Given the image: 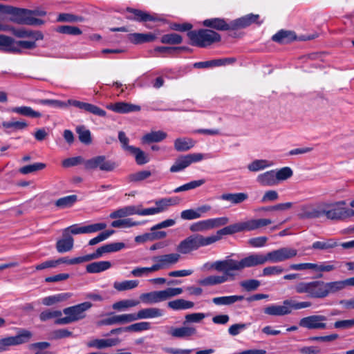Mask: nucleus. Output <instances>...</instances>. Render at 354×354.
Wrapping results in <instances>:
<instances>
[{"label":"nucleus","instance_id":"1","mask_svg":"<svg viewBox=\"0 0 354 354\" xmlns=\"http://www.w3.org/2000/svg\"><path fill=\"white\" fill-rule=\"evenodd\" d=\"M272 221L268 218L251 219L227 225L218 231L216 235L203 236L199 234H192L182 241L177 246V250L181 254H188L201 247H205L219 241L222 236L230 235L244 231H252L271 224Z\"/></svg>","mask_w":354,"mask_h":354},{"label":"nucleus","instance_id":"2","mask_svg":"<svg viewBox=\"0 0 354 354\" xmlns=\"http://www.w3.org/2000/svg\"><path fill=\"white\" fill-rule=\"evenodd\" d=\"M348 286H354V277L329 282L322 280L299 281L294 286L293 288L297 294H306L313 299H324Z\"/></svg>","mask_w":354,"mask_h":354},{"label":"nucleus","instance_id":"3","mask_svg":"<svg viewBox=\"0 0 354 354\" xmlns=\"http://www.w3.org/2000/svg\"><path fill=\"white\" fill-rule=\"evenodd\" d=\"M245 257L239 261L226 258L223 260L216 261L213 263L207 262L203 264V270H215L217 272H223V275H211L203 279L198 283L201 286H215L232 281L235 279L236 272H241L246 268Z\"/></svg>","mask_w":354,"mask_h":354},{"label":"nucleus","instance_id":"4","mask_svg":"<svg viewBox=\"0 0 354 354\" xmlns=\"http://www.w3.org/2000/svg\"><path fill=\"white\" fill-rule=\"evenodd\" d=\"M297 250L290 247H283L266 254L252 253L245 257L246 268L264 265L268 262H283L295 257Z\"/></svg>","mask_w":354,"mask_h":354},{"label":"nucleus","instance_id":"5","mask_svg":"<svg viewBox=\"0 0 354 354\" xmlns=\"http://www.w3.org/2000/svg\"><path fill=\"white\" fill-rule=\"evenodd\" d=\"M13 35L18 38H27L29 40H20L15 41V45L20 50L21 48L32 50L37 47L36 41L41 40L44 35L39 30H31L25 28H15L8 25V30Z\"/></svg>","mask_w":354,"mask_h":354},{"label":"nucleus","instance_id":"6","mask_svg":"<svg viewBox=\"0 0 354 354\" xmlns=\"http://www.w3.org/2000/svg\"><path fill=\"white\" fill-rule=\"evenodd\" d=\"M1 12L10 15V20L18 24L40 26L44 24L43 20L32 17V10L28 9L4 5L1 7Z\"/></svg>","mask_w":354,"mask_h":354},{"label":"nucleus","instance_id":"7","mask_svg":"<svg viewBox=\"0 0 354 354\" xmlns=\"http://www.w3.org/2000/svg\"><path fill=\"white\" fill-rule=\"evenodd\" d=\"M187 36L190 39L191 45L201 48L220 41L221 39L218 33L209 29H200L198 30L189 31L187 32Z\"/></svg>","mask_w":354,"mask_h":354},{"label":"nucleus","instance_id":"8","mask_svg":"<svg viewBox=\"0 0 354 354\" xmlns=\"http://www.w3.org/2000/svg\"><path fill=\"white\" fill-rule=\"evenodd\" d=\"M346 202L341 201L335 203H323L324 216L331 221H342L353 216L351 209L345 207Z\"/></svg>","mask_w":354,"mask_h":354},{"label":"nucleus","instance_id":"9","mask_svg":"<svg viewBox=\"0 0 354 354\" xmlns=\"http://www.w3.org/2000/svg\"><path fill=\"white\" fill-rule=\"evenodd\" d=\"M32 333L26 329H19L17 335L7 337L0 339V352L5 351L9 346H17L28 342Z\"/></svg>","mask_w":354,"mask_h":354},{"label":"nucleus","instance_id":"10","mask_svg":"<svg viewBox=\"0 0 354 354\" xmlns=\"http://www.w3.org/2000/svg\"><path fill=\"white\" fill-rule=\"evenodd\" d=\"M86 169L95 170L100 169L103 171H111L116 167V164L111 160H106L104 156H95L84 162Z\"/></svg>","mask_w":354,"mask_h":354},{"label":"nucleus","instance_id":"11","mask_svg":"<svg viewBox=\"0 0 354 354\" xmlns=\"http://www.w3.org/2000/svg\"><path fill=\"white\" fill-rule=\"evenodd\" d=\"M327 317L322 315H313L301 318L299 325L308 330H325L327 328Z\"/></svg>","mask_w":354,"mask_h":354},{"label":"nucleus","instance_id":"12","mask_svg":"<svg viewBox=\"0 0 354 354\" xmlns=\"http://www.w3.org/2000/svg\"><path fill=\"white\" fill-rule=\"evenodd\" d=\"M203 158V154L199 153L181 156L176 160L169 170L172 173L180 171L189 167L192 163L199 162Z\"/></svg>","mask_w":354,"mask_h":354},{"label":"nucleus","instance_id":"13","mask_svg":"<svg viewBox=\"0 0 354 354\" xmlns=\"http://www.w3.org/2000/svg\"><path fill=\"white\" fill-rule=\"evenodd\" d=\"M106 224L104 223H94L88 225L81 226L78 224L72 225L64 230V234H91L104 230Z\"/></svg>","mask_w":354,"mask_h":354},{"label":"nucleus","instance_id":"14","mask_svg":"<svg viewBox=\"0 0 354 354\" xmlns=\"http://www.w3.org/2000/svg\"><path fill=\"white\" fill-rule=\"evenodd\" d=\"M180 259L178 253H170L163 255L153 257L151 260L155 263L153 268L156 271L171 268L173 265L177 263Z\"/></svg>","mask_w":354,"mask_h":354},{"label":"nucleus","instance_id":"15","mask_svg":"<svg viewBox=\"0 0 354 354\" xmlns=\"http://www.w3.org/2000/svg\"><path fill=\"white\" fill-rule=\"evenodd\" d=\"M93 304L89 301H85L73 306L66 308L63 313L66 315H69L73 322L82 320L86 316V311L89 310Z\"/></svg>","mask_w":354,"mask_h":354},{"label":"nucleus","instance_id":"16","mask_svg":"<svg viewBox=\"0 0 354 354\" xmlns=\"http://www.w3.org/2000/svg\"><path fill=\"white\" fill-rule=\"evenodd\" d=\"M323 203L317 205L303 206L298 214L302 219L319 218L324 216Z\"/></svg>","mask_w":354,"mask_h":354},{"label":"nucleus","instance_id":"17","mask_svg":"<svg viewBox=\"0 0 354 354\" xmlns=\"http://www.w3.org/2000/svg\"><path fill=\"white\" fill-rule=\"evenodd\" d=\"M203 25L212 29L219 31H225L233 30L232 21L227 23L222 18H211L203 21Z\"/></svg>","mask_w":354,"mask_h":354},{"label":"nucleus","instance_id":"18","mask_svg":"<svg viewBox=\"0 0 354 354\" xmlns=\"http://www.w3.org/2000/svg\"><path fill=\"white\" fill-rule=\"evenodd\" d=\"M134 322V314H122L110 317L109 318L101 320L100 325L110 326L116 324H124Z\"/></svg>","mask_w":354,"mask_h":354},{"label":"nucleus","instance_id":"19","mask_svg":"<svg viewBox=\"0 0 354 354\" xmlns=\"http://www.w3.org/2000/svg\"><path fill=\"white\" fill-rule=\"evenodd\" d=\"M167 333L176 338H187L194 335L196 329L192 326H183L181 327H171Z\"/></svg>","mask_w":354,"mask_h":354},{"label":"nucleus","instance_id":"20","mask_svg":"<svg viewBox=\"0 0 354 354\" xmlns=\"http://www.w3.org/2000/svg\"><path fill=\"white\" fill-rule=\"evenodd\" d=\"M108 108L112 110L113 111L119 113L137 112L140 111L141 109L140 106L138 105L124 102H116L113 104L110 105Z\"/></svg>","mask_w":354,"mask_h":354},{"label":"nucleus","instance_id":"21","mask_svg":"<svg viewBox=\"0 0 354 354\" xmlns=\"http://www.w3.org/2000/svg\"><path fill=\"white\" fill-rule=\"evenodd\" d=\"M275 178V170L272 169L259 174L256 180L261 186L272 187L277 185Z\"/></svg>","mask_w":354,"mask_h":354},{"label":"nucleus","instance_id":"22","mask_svg":"<svg viewBox=\"0 0 354 354\" xmlns=\"http://www.w3.org/2000/svg\"><path fill=\"white\" fill-rule=\"evenodd\" d=\"M120 342V340L118 338L95 339L88 342L87 346L91 348L102 349L104 348L117 346Z\"/></svg>","mask_w":354,"mask_h":354},{"label":"nucleus","instance_id":"23","mask_svg":"<svg viewBox=\"0 0 354 354\" xmlns=\"http://www.w3.org/2000/svg\"><path fill=\"white\" fill-rule=\"evenodd\" d=\"M0 50L15 53L21 52V50L15 45L14 39L3 35H0Z\"/></svg>","mask_w":354,"mask_h":354},{"label":"nucleus","instance_id":"24","mask_svg":"<svg viewBox=\"0 0 354 354\" xmlns=\"http://www.w3.org/2000/svg\"><path fill=\"white\" fill-rule=\"evenodd\" d=\"M134 314V321L142 319H151L161 317L163 315V310L157 308H144Z\"/></svg>","mask_w":354,"mask_h":354},{"label":"nucleus","instance_id":"25","mask_svg":"<svg viewBox=\"0 0 354 354\" xmlns=\"http://www.w3.org/2000/svg\"><path fill=\"white\" fill-rule=\"evenodd\" d=\"M259 15L249 14L232 21L233 30L244 28L257 21Z\"/></svg>","mask_w":354,"mask_h":354},{"label":"nucleus","instance_id":"26","mask_svg":"<svg viewBox=\"0 0 354 354\" xmlns=\"http://www.w3.org/2000/svg\"><path fill=\"white\" fill-rule=\"evenodd\" d=\"M63 239L57 241L56 249L59 253H64L71 250L73 248L74 240L70 234L63 233Z\"/></svg>","mask_w":354,"mask_h":354},{"label":"nucleus","instance_id":"27","mask_svg":"<svg viewBox=\"0 0 354 354\" xmlns=\"http://www.w3.org/2000/svg\"><path fill=\"white\" fill-rule=\"evenodd\" d=\"M167 137V133L162 131H153L146 133L142 136L141 140L144 144H150L152 142H159Z\"/></svg>","mask_w":354,"mask_h":354},{"label":"nucleus","instance_id":"28","mask_svg":"<svg viewBox=\"0 0 354 354\" xmlns=\"http://www.w3.org/2000/svg\"><path fill=\"white\" fill-rule=\"evenodd\" d=\"M244 299L243 295H230L214 297L212 302L217 306H230Z\"/></svg>","mask_w":354,"mask_h":354},{"label":"nucleus","instance_id":"29","mask_svg":"<svg viewBox=\"0 0 354 354\" xmlns=\"http://www.w3.org/2000/svg\"><path fill=\"white\" fill-rule=\"evenodd\" d=\"M127 10L133 14V16L127 17V19L130 20H135L138 21H151L155 20L154 17L140 10L127 8Z\"/></svg>","mask_w":354,"mask_h":354},{"label":"nucleus","instance_id":"30","mask_svg":"<svg viewBox=\"0 0 354 354\" xmlns=\"http://www.w3.org/2000/svg\"><path fill=\"white\" fill-rule=\"evenodd\" d=\"M248 196L245 193H226L223 194L220 196V198L223 201L230 202L232 205H237L243 203L247 200Z\"/></svg>","mask_w":354,"mask_h":354},{"label":"nucleus","instance_id":"31","mask_svg":"<svg viewBox=\"0 0 354 354\" xmlns=\"http://www.w3.org/2000/svg\"><path fill=\"white\" fill-rule=\"evenodd\" d=\"M111 263L108 261H96L86 266V270L88 273H99L109 269Z\"/></svg>","mask_w":354,"mask_h":354},{"label":"nucleus","instance_id":"32","mask_svg":"<svg viewBox=\"0 0 354 354\" xmlns=\"http://www.w3.org/2000/svg\"><path fill=\"white\" fill-rule=\"evenodd\" d=\"M71 297V294L69 292L59 293L43 298L41 303L44 306H50L55 304L66 301Z\"/></svg>","mask_w":354,"mask_h":354},{"label":"nucleus","instance_id":"33","mask_svg":"<svg viewBox=\"0 0 354 354\" xmlns=\"http://www.w3.org/2000/svg\"><path fill=\"white\" fill-rule=\"evenodd\" d=\"M264 313L269 315L283 316L290 315V310L287 305H270L264 309Z\"/></svg>","mask_w":354,"mask_h":354},{"label":"nucleus","instance_id":"34","mask_svg":"<svg viewBox=\"0 0 354 354\" xmlns=\"http://www.w3.org/2000/svg\"><path fill=\"white\" fill-rule=\"evenodd\" d=\"M11 111L32 118H41L42 115L40 112L33 110L30 106H26L13 107L11 109Z\"/></svg>","mask_w":354,"mask_h":354},{"label":"nucleus","instance_id":"35","mask_svg":"<svg viewBox=\"0 0 354 354\" xmlns=\"http://www.w3.org/2000/svg\"><path fill=\"white\" fill-rule=\"evenodd\" d=\"M194 145L195 142L189 138H178L174 140V149L177 151H187Z\"/></svg>","mask_w":354,"mask_h":354},{"label":"nucleus","instance_id":"36","mask_svg":"<svg viewBox=\"0 0 354 354\" xmlns=\"http://www.w3.org/2000/svg\"><path fill=\"white\" fill-rule=\"evenodd\" d=\"M133 214H137V207L129 205L113 212L110 214L109 217L111 218H123Z\"/></svg>","mask_w":354,"mask_h":354},{"label":"nucleus","instance_id":"37","mask_svg":"<svg viewBox=\"0 0 354 354\" xmlns=\"http://www.w3.org/2000/svg\"><path fill=\"white\" fill-rule=\"evenodd\" d=\"M167 306L174 310H181L192 308L194 306V303L183 299H178L168 302Z\"/></svg>","mask_w":354,"mask_h":354},{"label":"nucleus","instance_id":"38","mask_svg":"<svg viewBox=\"0 0 354 354\" xmlns=\"http://www.w3.org/2000/svg\"><path fill=\"white\" fill-rule=\"evenodd\" d=\"M296 36L293 32L281 30L274 34L272 39L274 41L286 44L295 39Z\"/></svg>","mask_w":354,"mask_h":354},{"label":"nucleus","instance_id":"39","mask_svg":"<svg viewBox=\"0 0 354 354\" xmlns=\"http://www.w3.org/2000/svg\"><path fill=\"white\" fill-rule=\"evenodd\" d=\"M272 165L273 162L272 161L266 159H257L248 165V169L250 171L257 172L272 167Z\"/></svg>","mask_w":354,"mask_h":354},{"label":"nucleus","instance_id":"40","mask_svg":"<svg viewBox=\"0 0 354 354\" xmlns=\"http://www.w3.org/2000/svg\"><path fill=\"white\" fill-rule=\"evenodd\" d=\"M156 37L152 33H133L129 35V39L134 44L153 41Z\"/></svg>","mask_w":354,"mask_h":354},{"label":"nucleus","instance_id":"41","mask_svg":"<svg viewBox=\"0 0 354 354\" xmlns=\"http://www.w3.org/2000/svg\"><path fill=\"white\" fill-rule=\"evenodd\" d=\"M130 149L131 150L129 153L134 156L136 162L138 165H142L149 162L150 159L148 155L140 148L134 147L133 148Z\"/></svg>","mask_w":354,"mask_h":354},{"label":"nucleus","instance_id":"42","mask_svg":"<svg viewBox=\"0 0 354 354\" xmlns=\"http://www.w3.org/2000/svg\"><path fill=\"white\" fill-rule=\"evenodd\" d=\"M140 301L134 299H124L114 303L112 308L118 311L126 310L129 308L138 306Z\"/></svg>","mask_w":354,"mask_h":354},{"label":"nucleus","instance_id":"43","mask_svg":"<svg viewBox=\"0 0 354 354\" xmlns=\"http://www.w3.org/2000/svg\"><path fill=\"white\" fill-rule=\"evenodd\" d=\"M75 130L78 134V138L82 143L90 145L92 142L91 131L84 126H78Z\"/></svg>","mask_w":354,"mask_h":354},{"label":"nucleus","instance_id":"44","mask_svg":"<svg viewBox=\"0 0 354 354\" xmlns=\"http://www.w3.org/2000/svg\"><path fill=\"white\" fill-rule=\"evenodd\" d=\"M283 304L287 305L290 310V314L292 313V310L306 308L310 307L312 305L310 301H295L292 299L284 300Z\"/></svg>","mask_w":354,"mask_h":354},{"label":"nucleus","instance_id":"45","mask_svg":"<svg viewBox=\"0 0 354 354\" xmlns=\"http://www.w3.org/2000/svg\"><path fill=\"white\" fill-rule=\"evenodd\" d=\"M337 246V243L333 239H327L326 241H315L312 245V248L315 250H326L334 248Z\"/></svg>","mask_w":354,"mask_h":354},{"label":"nucleus","instance_id":"46","mask_svg":"<svg viewBox=\"0 0 354 354\" xmlns=\"http://www.w3.org/2000/svg\"><path fill=\"white\" fill-rule=\"evenodd\" d=\"M77 200L76 195L66 196L57 199L55 201V205L61 209L68 208L73 206Z\"/></svg>","mask_w":354,"mask_h":354},{"label":"nucleus","instance_id":"47","mask_svg":"<svg viewBox=\"0 0 354 354\" xmlns=\"http://www.w3.org/2000/svg\"><path fill=\"white\" fill-rule=\"evenodd\" d=\"M205 183V179H199L197 180H192L189 183H187L186 184H184L177 188H176L174 190V192L175 193H178V192H181L188 191L190 189H196V188L203 185Z\"/></svg>","mask_w":354,"mask_h":354},{"label":"nucleus","instance_id":"48","mask_svg":"<svg viewBox=\"0 0 354 354\" xmlns=\"http://www.w3.org/2000/svg\"><path fill=\"white\" fill-rule=\"evenodd\" d=\"M160 41L167 44H180L183 42V37L177 33L165 34L161 37Z\"/></svg>","mask_w":354,"mask_h":354},{"label":"nucleus","instance_id":"49","mask_svg":"<svg viewBox=\"0 0 354 354\" xmlns=\"http://www.w3.org/2000/svg\"><path fill=\"white\" fill-rule=\"evenodd\" d=\"M151 176V172L149 170H142L132 173L128 176V180L130 182L138 183L147 179Z\"/></svg>","mask_w":354,"mask_h":354},{"label":"nucleus","instance_id":"50","mask_svg":"<svg viewBox=\"0 0 354 354\" xmlns=\"http://www.w3.org/2000/svg\"><path fill=\"white\" fill-rule=\"evenodd\" d=\"M138 286L137 280H127L122 282H115L113 287L118 291H124L136 288Z\"/></svg>","mask_w":354,"mask_h":354},{"label":"nucleus","instance_id":"51","mask_svg":"<svg viewBox=\"0 0 354 354\" xmlns=\"http://www.w3.org/2000/svg\"><path fill=\"white\" fill-rule=\"evenodd\" d=\"M293 174L292 170L289 167H284L280 169L275 170V178L277 185L280 181L286 180L290 178Z\"/></svg>","mask_w":354,"mask_h":354},{"label":"nucleus","instance_id":"52","mask_svg":"<svg viewBox=\"0 0 354 354\" xmlns=\"http://www.w3.org/2000/svg\"><path fill=\"white\" fill-rule=\"evenodd\" d=\"M46 167V164L42 162H36L32 165L24 166L19 169V172L22 174H28L35 171L42 170Z\"/></svg>","mask_w":354,"mask_h":354},{"label":"nucleus","instance_id":"53","mask_svg":"<svg viewBox=\"0 0 354 354\" xmlns=\"http://www.w3.org/2000/svg\"><path fill=\"white\" fill-rule=\"evenodd\" d=\"M33 102L37 104L48 105L55 108H65L68 106L66 102H65L58 100H34Z\"/></svg>","mask_w":354,"mask_h":354},{"label":"nucleus","instance_id":"54","mask_svg":"<svg viewBox=\"0 0 354 354\" xmlns=\"http://www.w3.org/2000/svg\"><path fill=\"white\" fill-rule=\"evenodd\" d=\"M260 284V281L257 279H248L240 282L241 287L248 292L256 290Z\"/></svg>","mask_w":354,"mask_h":354},{"label":"nucleus","instance_id":"55","mask_svg":"<svg viewBox=\"0 0 354 354\" xmlns=\"http://www.w3.org/2000/svg\"><path fill=\"white\" fill-rule=\"evenodd\" d=\"M209 229H212L209 219L198 221L192 224L189 227L192 232H203Z\"/></svg>","mask_w":354,"mask_h":354},{"label":"nucleus","instance_id":"56","mask_svg":"<svg viewBox=\"0 0 354 354\" xmlns=\"http://www.w3.org/2000/svg\"><path fill=\"white\" fill-rule=\"evenodd\" d=\"M140 224V222L133 221L131 218H124L113 221L111 226L113 227H130Z\"/></svg>","mask_w":354,"mask_h":354},{"label":"nucleus","instance_id":"57","mask_svg":"<svg viewBox=\"0 0 354 354\" xmlns=\"http://www.w3.org/2000/svg\"><path fill=\"white\" fill-rule=\"evenodd\" d=\"M57 32L62 34L71 35H79L82 34V30L76 26H61L57 27Z\"/></svg>","mask_w":354,"mask_h":354},{"label":"nucleus","instance_id":"58","mask_svg":"<svg viewBox=\"0 0 354 354\" xmlns=\"http://www.w3.org/2000/svg\"><path fill=\"white\" fill-rule=\"evenodd\" d=\"M156 272L153 268V264L151 267H137L133 269L131 272V274L136 277H141L144 275H147L150 272Z\"/></svg>","mask_w":354,"mask_h":354},{"label":"nucleus","instance_id":"59","mask_svg":"<svg viewBox=\"0 0 354 354\" xmlns=\"http://www.w3.org/2000/svg\"><path fill=\"white\" fill-rule=\"evenodd\" d=\"M149 328L150 323L142 322L126 326L124 329L128 330V332H140L149 330Z\"/></svg>","mask_w":354,"mask_h":354},{"label":"nucleus","instance_id":"60","mask_svg":"<svg viewBox=\"0 0 354 354\" xmlns=\"http://www.w3.org/2000/svg\"><path fill=\"white\" fill-rule=\"evenodd\" d=\"M1 126L5 129H13L14 130H21L26 129L28 127V124L24 121L3 122Z\"/></svg>","mask_w":354,"mask_h":354},{"label":"nucleus","instance_id":"61","mask_svg":"<svg viewBox=\"0 0 354 354\" xmlns=\"http://www.w3.org/2000/svg\"><path fill=\"white\" fill-rule=\"evenodd\" d=\"M205 317V315L203 313L187 314L185 317L183 324L185 325L187 323H200Z\"/></svg>","mask_w":354,"mask_h":354},{"label":"nucleus","instance_id":"62","mask_svg":"<svg viewBox=\"0 0 354 354\" xmlns=\"http://www.w3.org/2000/svg\"><path fill=\"white\" fill-rule=\"evenodd\" d=\"M284 269L280 266H268L263 269V276L279 275L283 273Z\"/></svg>","mask_w":354,"mask_h":354},{"label":"nucleus","instance_id":"63","mask_svg":"<svg viewBox=\"0 0 354 354\" xmlns=\"http://www.w3.org/2000/svg\"><path fill=\"white\" fill-rule=\"evenodd\" d=\"M114 232L115 231L113 230L102 232L100 234H98L96 237L91 239L89 241L88 244L90 245H94L101 241H103L106 240V239H108L111 235H112L114 233Z\"/></svg>","mask_w":354,"mask_h":354},{"label":"nucleus","instance_id":"64","mask_svg":"<svg viewBox=\"0 0 354 354\" xmlns=\"http://www.w3.org/2000/svg\"><path fill=\"white\" fill-rule=\"evenodd\" d=\"M61 315L62 312L60 310H46L40 313L39 319L42 322H46L53 318L59 317Z\"/></svg>","mask_w":354,"mask_h":354}]
</instances>
